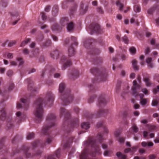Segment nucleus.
<instances>
[{
	"label": "nucleus",
	"instance_id": "obj_1",
	"mask_svg": "<svg viewBox=\"0 0 159 159\" xmlns=\"http://www.w3.org/2000/svg\"><path fill=\"white\" fill-rule=\"evenodd\" d=\"M55 96L51 91H48L45 94L44 99L39 97L35 101L34 105L36 107L34 112L36 121L40 122L43 119V105L44 104L50 105L53 102Z\"/></svg>",
	"mask_w": 159,
	"mask_h": 159
},
{
	"label": "nucleus",
	"instance_id": "obj_2",
	"mask_svg": "<svg viewBox=\"0 0 159 159\" xmlns=\"http://www.w3.org/2000/svg\"><path fill=\"white\" fill-rule=\"evenodd\" d=\"M65 85L64 83H61L59 86V92L60 93V98L62 100L64 105H66L72 102L73 96L70 93V90H65Z\"/></svg>",
	"mask_w": 159,
	"mask_h": 159
},
{
	"label": "nucleus",
	"instance_id": "obj_3",
	"mask_svg": "<svg viewBox=\"0 0 159 159\" xmlns=\"http://www.w3.org/2000/svg\"><path fill=\"white\" fill-rule=\"evenodd\" d=\"M63 115H64L65 116V123H66L68 122H70L69 126L71 127V129L69 131V132L73 129L74 128L77 127L78 126L79 120L78 119L76 118L74 119H71L70 118V113L66 110L65 108H61L60 111V116H61Z\"/></svg>",
	"mask_w": 159,
	"mask_h": 159
},
{
	"label": "nucleus",
	"instance_id": "obj_4",
	"mask_svg": "<svg viewBox=\"0 0 159 159\" xmlns=\"http://www.w3.org/2000/svg\"><path fill=\"white\" fill-rule=\"evenodd\" d=\"M55 115L53 113H50L47 116L46 125H44L42 129V133L45 134L49 135V129L56 125Z\"/></svg>",
	"mask_w": 159,
	"mask_h": 159
},
{
	"label": "nucleus",
	"instance_id": "obj_5",
	"mask_svg": "<svg viewBox=\"0 0 159 159\" xmlns=\"http://www.w3.org/2000/svg\"><path fill=\"white\" fill-rule=\"evenodd\" d=\"M90 71L92 73L98 76V78L100 79L99 81H104L106 80L107 74L105 69L101 70L94 67L91 69Z\"/></svg>",
	"mask_w": 159,
	"mask_h": 159
},
{
	"label": "nucleus",
	"instance_id": "obj_6",
	"mask_svg": "<svg viewBox=\"0 0 159 159\" xmlns=\"http://www.w3.org/2000/svg\"><path fill=\"white\" fill-rule=\"evenodd\" d=\"M87 30L90 34H92L94 32L99 33L100 31V26L98 24L93 23L88 27H87Z\"/></svg>",
	"mask_w": 159,
	"mask_h": 159
},
{
	"label": "nucleus",
	"instance_id": "obj_7",
	"mask_svg": "<svg viewBox=\"0 0 159 159\" xmlns=\"http://www.w3.org/2000/svg\"><path fill=\"white\" fill-rule=\"evenodd\" d=\"M61 62L63 64L62 67L63 70H65L67 67L71 65L72 64L71 59L64 56L62 57Z\"/></svg>",
	"mask_w": 159,
	"mask_h": 159
},
{
	"label": "nucleus",
	"instance_id": "obj_8",
	"mask_svg": "<svg viewBox=\"0 0 159 159\" xmlns=\"http://www.w3.org/2000/svg\"><path fill=\"white\" fill-rule=\"evenodd\" d=\"M71 39L74 42V43L72 44L68 50V55L69 57L73 56L75 53V49L73 48L72 45H75L76 46H77L78 44V43L77 42V39L76 38L74 37H72Z\"/></svg>",
	"mask_w": 159,
	"mask_h": 159
},
{
	"label": "nucleus",
	"instance_id": "obj_9",
	"mask_svg": "<svg viewBox=\"0 0 159 159\" xmlns=\"http://www.w3.org/2000/svg\"><path fill=\"white\" fill-rule=\"evenodd\" d=\"M133 86L132 88V95L136 97L139 95V93L140 90V86L137 84L136 80H134L133 81Z\"/></svg>",
	"mask_w": 159,
	"mask_h": 159
},
{
	"label": "nucleus",
	"instance_id": "obj_10",
	"mask_svg": "<svg viewBox=\"0 0 159 159\" xmlns=\"http://www.w3.org/2000/svg\"><path fill=\"white\" fill-rule=\"evenodd\" d=\"M20 100L21 102L23 104V105L22 106L21 104L18 102L17 104V107L18 109L23 108L25 109H26L29 107V101L24 98H21Z\"/></svg>",
	"mask_w": 159,
	"mask_h": 159
},
{
	"label": "nucleus",
	"instance_id": "obj_11",
	"mask_svg": "<svg viewBox=\"0 0 159 159\" xmlns=\"http://www.w3.org/2000/svg\"><path fill=\"white\" fill-rule=\"evenodd\" d=\"M28 148L27 147L25 146H23L21 149L20 150H17L16 151V152L18 153L22 152L23 153L25 154L27 157L29 158L31 157V154L28 153Z\"/></svg>",
	"mask_w": 159,
	"mask_h": 159
},
{
	"label": "nucleus",
	"instance_id": "obj_12",
	"mask_svg": "<svg viewBox=\"0 0 159 159\" xmlns=\"http://www.w3.org/2000/svg\"><path fill=\"white\" fill-rule=\"evenodd\" d=\"M139 128L134 124H133L132 127L129 129L128 134V137L130 136V134L137 133L139 131Z\"/></svg>",
	"mask_w": 159,
	"mask_h": 159
},
{
	"label": "nucleus",
	"instance_id": "obj_13",
	"mask_svg": "<svg viewBox=\"0 0 159 159\" xmlns=\"http://www.w3.org/2000/svg\"><path fill=\"white\" fill-rule=\"evenodd\" d=\"M26 81L29 84L28 87V89L30 91H31L32 92L31 96H32L34 95V94H33L34 93V92H36L37 90H36L35 88L33 87V84H32L31 83V80L30 79H28Z\"/></svg>",
	"mask_w": 159,
	"mask_h": 159
},
{
	"label": "nucleus",
	"instance_id": "obj_14",
	"mask_svg": "<svg viewBox=\"0 0 159 159\" xmlns=\"http://www.w3.org/2000/svg\"><path fill=\"white\" fill-rule=\"evenodd\" d=\"M16 121L18 123L21 122L22 120L25 117V116L24 115L22 114L20 111L17 112L16 113Z\"/></svg>",
	"mask_w": 159,
	"mask_h": 159
},
{
	"label": "nucleus",
	"instance_id": "obj_15",
	"mask_svg": "<svg viewBox=\"0 0 159 159\" xmlns=\"http://www.w3.org/2000/svg\"><path fill=\"white\" fill-rule=\"evenodd\" d=\"M107 101L105 99L104 95H101L100 96L98 99V105L100 107H102L105 105Z\"/></svg>",
	"mask_w": 159,
	"mask_h": 159
},
{
	"label": "nucleus",
	"instance_id": "obj_16",
	"mask_svg": "<svg viewBox=\"0 0 159 159\" xmlns=\"http://www.w3.org/2000/svg\"><path fill=\"white\" fill-rule=\"evenodd\" d=\"M60 149H58L55 152L54 155H51L48 156V159H55V157L59 158L60 157Z\"/></svg>",
	"mask_w": 159,
	"mask_h": 159
},
{
	"label": "nucleus",
	"instance_id": "obj_17",
	"mask_svg": "<svg viewBox=\"0 0 159 159\" xmlns=\"http://www.w3.org/2000/svg\"><path fill=\"white\" fill-rule=\"evenodd\" d=\"M75 26V24L73 22L70 21L68 23L67 26V29L69 32L73 30Z\"/></svg>",
	"mask_w": 159,
	"mask_h": 159
},
{
	"label": "nucleus",
	"instance_id": "obj_18",
	"mask_svg": "<svg viewBox=\"0 0 159 159\" xmlns=\"http://www.w3.org/2000/svg\"><path fill=\"white\" fill-rule=\"evenodd\" d=\"M155 10H157L159 12V5L157 4L154 5L148 10V13L149 14H151Z\"/></svg>",
	"mask_w": 159,
	"mask_h": 159
},
{
	"label": "nucleus",
	"instance_id": "obj_19",
	"mask_svg": "<svg viewBox=\"0 0 159 159\" xmlns=\"http://www.w3.org/2000/svg\"><path fill=\"white\" fill-rule=\"evenodd\" d=\"M108 111L107 110H104L103 109H100L97 113V116L100 117L102 116H104L107 113Z\"/></svg>",
	"mask_w": 159,
	"mask_h": 159
},
{
	"label": "nucleus",
	"instance_id": "obj_20",
	"mask_svg": "<svg viewBox=\"0 0 159 159\" xmlns=\"http://www.w3.org/2000/svg\"><path fill=\"white\" fill-rule=\"evenodd\" d=\"M79 75V73L77 70H74L70 74V77L71 79H75L77 78Z\"/></svg>",
	"mask_w": 159,
	"mask_h": 159
},
{
	"label": "nucleus",
	"instance_id": "obj_21",
	"mask_svg": "<svg viewBox=\"0 0 159 159\" xmlns=\"http://www.w3.org/2000/svg\"><path fill=\"white\" fill-rule=\"evenodd\" d=\"M80 11L83 14H84L87 11L88 8V6L87 5L84 7V5L83 3H81L80 6Z\"/></svg>",
	"mask_w": 159,
	"mask_h": 159
},
{
	"label": "nucleus",
	"instance_id": "obj_22",
	"mask_svg": "<svg viewBox=\"0 0 159 159\" xmlns=\"http://www.w3.org/2000/svg\"><path fill=\"white\" fill-rule=\"evenodd\" d=\"M52 141V137L50 135L48 136L45 141V143L43 145H42V147H43L46 145L47 144L50 143Z\"/></svg>",
	"mask_w": 159,
	"mask_h": 159
},
{
	"label": "nucleus",
	"instance_id": "obj_23",
	"mask_svg": "<svg viewBox=\"0 0 159 159\" xmlns=\"http://www.w3.org/2000/svg\"><path fill=\"white\" fill-rule=\"evenodd\" d=\"M1 113L0 119L2 120H4L6 118V113L4 108L2 109L1 111Z\"/></svg>",
	"mask_w": 159,
	"mask_h": 159
},
{
	"label": "nucleus",
	"instance_id": "obj_24",
	"mask_svg": "<svg viewBox=\"0 0 159 159\" xmlns=\"http://www.w3.org/2000/svg\"><path fill=\"white\" fill-rule=\"evenodd\" d=\"M60 23L61 25L64 26L67 25L68 23V19L67 17H64L62 18L61 20Z\"/></svg>",
	"mask_w": 159,
	"mask_h": 159
},
{
	"label": "nucleus",
	"instance_id": "obj_25",
	"mask_svg": "<svg viewBox=\"0 0 159 159\" xmlns=\"http://www.w3.org/2000/svg\"><path fill=\"white\" fill-rule=\"evenodd\" d=\"M81 127L83 129L87 130L90 128V124L88 122H84L81 124Z\"/></svg>",
	"mask_w": 159,
	"mask_h": 159
},
{
	"label": "nucleus",
	"instance_id": "obj_26",
	"mask_svg": "<svg viewBox=\"0 0 159 159\" xmlns=\"http://www.w3.org/2000/svg\"><path fill=\"white\" fill-rule=\"evenodd\" d=\"M58 55L59 52L57 50L54 51L50 53V56L51 57L54 59H57Z\"/></svg>",
	"mask_w": 159,
	"mask_h": 159
},
{
	"label": "nucleus",
	"instance_id": "obj_27",
	"mask_svg": "<svg viewBox=\"0 0 159 159\" xmlns=\"http://www.w3.org/2000/svg\"><path fill=\"white\" fill-rule=\"evenodd\" d=\"M116 156L117 157L120 158L121 159H128L126 155L122 154L120 152H117Z\"/></svg>",
	"mask_w": 159,
	"mask_h": 159
},
{
	"label": "nucleus",
	"instance_id": "obj_28",
	"mask_svg": "<svg viewBox=\"0 0 159 159\" xmlns=\"http://www.w3.org/2000/svg\"><path fill=\"white\" fill-rule=\"evenodd\" d=\"M51 43V40L50 39H48L44 42L41 46L43 47H47L50 45Z\"/></svg>",
	"mask_w": 159,
	"mask_h": 159
},
{
	"label": "nucleus",
	"instance_id": "obj_29",
	"mask_svg": "<svg viewBox=\"0 0 159 159\" xmlns=\"http://www.w3.org/2000/svg\"><path fill=\"white\" fill-rule=\"evenodd\" d=\"M143 80L145 83L147 87H150L151 84V82L149 79L147 77L143 78Z\"/></svg>",
	"mask_w": 159,
	"mask_h": 159
},
{
	"label": "nucleus",
	"instance_id": "obj_30",
	"mask_svg": "<svg viewBox=\"0 0 159 159\" xmlns=\"http://www.w3.org/2000/svg\"><path fill=\"white\" fill-rule=\"evenodd\" d=\"M54 68H52L51 67L49 66H46L44 70L43 71L41 74V76L43 77V76L44 73H45V71H47L48 70L49 71L51 72L52 71V70H54Z\"/></svg>",
	"mask_w": 159,
	"mask_h": 159
},
{
	"label": "nucleus",
	"instance_id": "obj_31",
	"mask_svg": "<svg viewBox=\"0 0 159 159\" xmlns=\"http://www.w3.org/2000/svg\"><path fill=\"white\" fill-rule=\"evenodd\" d=\"M103 139L102 137V134L100 133H98L97 137V140H98L99 142L102 143Z\"/></svg>",
	"mask_w": 159,
	"mask_h": 159
},
{
	"label": "nucleus",
	"instance_id": "obj_32",
	"mask_svg": "<svg viewBox=\"0 0 159 159\" xmlns=\"http://www.w3.org/2000/svg\"><path fill=\"white\" fill-rule=\"evenodd\" d=\"M152 60V59L151 57H148L146 59V62L148 64V66L151 68H152L153 66L152 64L151 63Z\"/></svg>",
	"mask_w": 159,
	"mask_h": 159
},
{
	"label": "nucleus",
	"instance_id": "obj_33",
	"mask_svg": "<svg viewBox=\"0 0 159 159\" xmlns=\"http://www.w3.org/2000/svg\"><path fill=\"white\" fill-rule=\"evenodd\" d=\"M132 64L134 70H138L139 67L137 66V61L135 60H134L132 61Z\"/></svg>",
	"mask_w": 159,
	"mask_h": 159
},
{
	"label": "nucleus",
	"instance_id": "obj_34",
	"mask_svg": "<svg viewBox=\"0 0 159 159\" xmlns=\"http://www.w3.org/2000/svg\"><path fill=\"white\" fill-rule=\"evenodd\" d=\"M73 139V137H71V138H70L69 140L64 144V148L69 147L70 145V143L72 142Z\"/></svg>",
	"mask_w": 159,
	"mask_h": 159
},
{
	"label": "nucleus",
	"instance_id": "obj_35",
	"mask_svg": "<svg viewBox=\"0 0 159 159\" xmlns=\"http://www.w3.org/2000/svg\"><path fill=\"white\" fill-rule=\"evenodd\" d=\"M102 59L101 57H97L95 59L93 62L95 64H99L100 63H101L102 62Z\"/></svg>",
	"mask_w": 159,
	"mask_h": 159
},
{
	"label": "nucleus",
	"instance_id": "obj_36",
	"mask_svg": "<svg viewBox=\"0 0 159 159\" xmlns=\"http://www.w3.org/2000/svg\"><path fill=\"white\" fill-rule=\"evenodd\" d=\"M146 126L148 128V130L150 131L154 130L156 129V126L154 125L147 124L146 125Z\"/></svg>",
	"mask_w": 159,
	"mask_h": 159
},
{
	"label": "nucleus",
	"instance_id": "obj_37",
	"mask_svg": "<svg viewBox=\"0 0 159 159\" xmlns=\"http://www.w3.org/2000/svg\"><path fill=\"white\" fill-rule=\"evenodd\" d=\"M58 11V7L57 6H54L52 10V14L53 15H55L57 13Z\"/></svg>",
	"mask_w": 159,
	"mask_h": 159
},
{
	"label": "nucleus",
	"instance_id": "obj_38",
	"mask_svg": "<svg viewBox=\"0 0 159 159\" xmlns=\"http://www.w3.org/2000/svg\"><path fill=\"white\" fill-rule=\"evenodd\" d=\"M31 40V39L30 38L27 39L26 40H24L20 44L21 47H24L25 45L29 42Z\"/></svg>",
	"mask_w": 159,
	"mask_h": 159
},
{
	"label": "nucleus",
	"instance_id": "obj_39",
	"mask_svg": "<svg viewBox=\"0 0 159 159\" xmlns=\"http://www.w3.org/2000/svg\"><path fill=\"white\" fill-rule=\"evenodd\" d=\"M34 137V134L33 133H29L27 134V139H30Z\"/></svg>",
	"mask_w": 159,
	"mask_h": 159
},
{
	"label": "nucleus",
	"instance_id": "obj_40",
	"mask_svg": "<svg viewBox=\"0 0 159 159\" xmlns=\"http://www.w3.org/2000/svg\"><path fill=\"white\" fill-rule=\"evenodd\" d=\"M13 125L11 120L8 121L7 123V127L8 129H10L13 127Z\"/></svg>",
	"mask_w": 159,
	"mask_h": 159
},
{
	"label": "nucleus",
	"instance_id": "obj_41",
	"mask_svg": "<svg viewBox=\"0 0 159 159\" xmlns=\"http://www.w3.org/2000/svg\"><path fill=\"white\" fill-rule=\"evenodd\" d=\"M100 53V50L97 49H95L92 50V52L90 54L93 55L98 54Z\"/></svg>",
	"mask_w": 159,
	"mask_h": 159
},
{
	"label": "nucleus",
	"instance_id": "obj_42",
	"mask_svg": "<svg viewBox=\"0 0 159 159\" xmlns=\"http://www.w3.org/2000/svg\"><path fill=\"white\" fill-rule=\"evenodd\" d=\"M134 11L136 12H139L140 11V8L138 5H135L134 6Z\"/></svg>",
	"mask_w": 159,
	"mask_h": 159
},
{
	"label": "nucleus",
	"instance_id": "obj_43",
	"mask_svg": "<svg viewBox=\"0 0 159 159\" xmlns=\"http://www.w3.org/2000/svg\"><path fill=\"white\" fill-rule=\"evenodd\" d=\"M77 6L75 5L73 7H72L70 10V13L71 15H72L75 12L76 10Z\"/></svg>",
	"mask_w": 159,
	"mask_h": 159
},
{
	"label": "nucleus",
	"instance_id": "obj_44",
	"mask_svg": "<svg viewBox=\"0 0 159 159\" xmlns=\"http://www.w3.org/2000/svg\"><path fill=\"white\" fill-rule=\"evenodd\" d=\"M7 5V2L4 0H2L0 2V6L6 7Z\"/></svg>",
	"mask_w": 159,
	"mask_h": 159
},
{
	"label": "nucleus",
	"instance_id": "obj_45",
	"mask_svg": "<svg viewBox=\"0 0 159 159\" xmlns=\"http://www.w3.org/2000/svg\"><path fill=\"white\" fill-rule=\"evenodd\" d=\"M147 103V99L143 98L140 100V103L143 106L145 105Z\"/></svg>",
	"mask_w": 159,
	"mask_h": 159
},
{
	"label": "nucleus",
	"instance_id": "obj_46",
	"mask_svg": "<svg viewBox=\"0 0 159 159\" xmlns=\"http://www.w3.org/2000/svg\"><path fill=\"white\" fill-rule=\"evenodd\" d=\"M138 148V146H133L131 147V148H130V152L133 153L135 152Z\"/></svg>",
	"mask_w": 159,
	"mask_h": 159
},
{
	"label": "nucleus",
	"instance_id": "obj_47",
	"mask_svg": "<svg viewBox=\"0 0 159 159\" xmlns=\"http://www.w3.org/2000/svg\"><path fill=\"white\" fill-rule=\"evenodd\" d=\"M58 25L57 24H55L52 25V29L53 31L58 30Z\"/></svg>",
	"mask_w": 159,
	"mask_h": 159
},
{
	"label": "nucleus",
	"instance_id": "obj_48",
	"mask_svg": "<svg viewBox=\"0 0 159 159\" xmlns=\"http://www.w3.org/2000/svg\"><path fill=\"white\" fill-rule=\"evenodd\" d=\"M129 51L132 54H135L136 52V50L134 47H131L129 49Z\"/></svg>",
	"mask_w": 159,
	"mask_h": 159
},
{
	"label": "nucleus",
	"instance_id": "obj_49",
	"mask_svg": "<svg viewBox=\"0 0 159 159\" xmlns=\"http://www.w3.org/2000/svg\"><path fill=\"white\" fill-rule=\"evenodd\" d=\"M122 39L123 41L126 44H128V43L129 40L127 36L125 35L122 38Z\"/></svg>",
	"mask_w": 159,
	"mask_h": 159
},
{
	"label": "nucleus",
	"instance_id": "obj_50",
	"mask_svg": "<svg viewBox=\"0 0 159 159\" xmlns=\"http://www.w3.org/2000/svg\"><path fill=\"white\" fill-rule=\"evenodd\" d=\"M8 90L9 91L12 90L14 87V84L12 83H10L8 86Z\"/></svg>",
	"mask_w": 159,
	"mask_h": 159
},
{
	"label": "nucleus",
	"instance_id": "obj_51",
	"mask_svg": "<svg viewBox=\"0 0 159 159\" xmlns=\"http://www.w3.org/2000/svg\"><path fill=\"white\" fill-rule=\"evenodd\" d=\"M116 5L119 7L120 10H121L123 7V5L121 4L119 1L116 2Z\"/></svg>",
	"mask_w": 159,
	"mask_h": 159
},
{
	"label": "nucleus",
	"instance_id": "obj_52",
	"mask_svg": "<svg viewBox=\"0 0 159 159\" xmlns=\"http://www.w3.org/2000/svg\"><path fill=\"white\" fill-rule=\"evenodd\" d=\"M111 151L110 150H106L104 151L103 155L105 156H109L111 154Z\"/></svg>",
	"mask_w": 159,
	"mask_h": 159
},
{
	"label": "nucleus",
	"instance_id": "obj_53",
	"mask_svg": "<svg viewBox=\"0 0 159 159\" xmlns=\"http://www.w3.org/2000/svg\"><path fill=\"white\" fill-rule=\"evenodd\" d=\"M7 74L8 76L11 77L13 75V71L11 70H9L7 72Z\"/></svg>",
	"mask_w": 159,
	"mask_h": 159
},
{
	"label": "nucleus",
	"instance_id": "obj_54",
	"mask_svg": "<svg viewBox=\"0 0 159 159\" xmlns=\"http://www.w3.org/2000/svg\"><path fill=\"white\" fill-rule=\"evenodd\" d=\"M43 39V35L39 36L37 39V41L39 42H41Z\"/></svg>",
	"mask_w": 159,
	"mask_h": 159
},
{
	"label": "nucleus",
	"instance_id": "obj_55",
	"mask_svg": "<svg viewBox=\"0 0 159 159\" xmlns=\"http://www.w3.org/2000/svg\"><path fill=\"white\" fill-rule=\"evenodd\" d=\"M16 41H11L8 44V46L9 47H11L13 46L16 43Z\"/></svg>",
	"mask_w": 159,
	"mask_h": 159
},
{
	"label": "nucleus",
	"instance_id": "obj_56",
	"mask_svg": "<svg viewBox=\"0 0 159 159\" xmlns=\"http://www.w3.org/2000/svg\"><path fill=\"white\" fill-rule=\"evenodd\" d=\"M158 103V101H157L156 100H154L152 101V106H156L157 105Z\"/></svg>",
	"mask_w": 159,
	"mask_h": 159
},
{
	"label": "nucleus",
	"instance_id": "obj_57",
	"mask_svg": "<svg viewBox=\"0 0 159 159\" xmlns=\"http://www.w3.org/2000/svg\"><path fill=\"white\" fill-rule=\"evenodd\" d=\"M39 142L38 141H36L32 143V146L34 147H35L39 144Z\"/></svg>",
	"mask_w": 159,
	"mask_h": 159
},
{
	"label": "nucleus",
	"instance_id": "obj_58",
	"mask_svg": "<svg viewBox=\"0 0 159 159\" xmlns=\"http://www.w3.org/2000/svg\"><path fill=\"white\" fill-rule=\"evenodd\" d=\"M41 14L42 15V17L43 20H45L47 19V16L44 13L42 12L41 13Z\"/></svg>",
	"mask_w": 159,
	"mask_h": 159
},
{
	"label": "nucleus",
	"instance_id": "obj_59",
	"mask_svg": "<svg viewBox=\"0 0 159 159\" xmlns=\"http://www.w3.org/2000/svg\"><path fill=\"white\" fill-rule=\"evenodd\" d=\"M17 60L19 61V65L20 66L22 65L23 64V59L21 58H18L17 59Z\"/></svg>",
	"mask_w": 159,
	"mask_h": 159
},
{
	"label": "nucleus",
	"instance_id": "obj_60",
	"mask_svg": "<svg viewBox=\"0 0 159 159\" xmlns=\"http://www.w3.org/2000/svg\"><path fill=\"white\" fill-rule=\"evenodd\" d=\"M121 133L120 130H117L114 133V135L116 137H118L119 136Z\"/></svg>",
	"mask_w": 159,
	"mask_h": 159
},
{
	"label": "nucleus",
	"instance_id": "obj_61",
	"mask_svg": "<svg viewBox=\"0 0 159 159\" xmlns=\"http://www.w3.org/2000/svg\"><path fill=\"white\" fill-rule=\"evenodd\" d=\"M97 11L100 14H102L103 12V10L102 8L100 7H98L97 8Z\"/></svg>",
	"mask_w": 159,
	"mask_h": 159
},
{
	"label": "nucleus",
	"instance_id": "obj_62",
	"mask_svg": "<svg viewBox=\"0 0 159 159\" xmlns=\"http://www.w3.org/2000/svg\"><path fill=\"white\" fill-rule=\"evenodd\" d=\"M23 52L25 55H27L29 54V52L28 50L26 48H25L23 50Z\"/></svg>",
	"mask_w": 159,
	"mask_h": 159
},
{
	"label": "nucleus",
	"instance_id": "obj_63",
	"mask_svg": "<svg viewBox=\"0 0 159 159\" xmlns=\"http://www.w3.org/2000/svg\"><path fill=\"white\" fill-rule=\"evenodd\" d=\"M157 90L159 91V86H158L157 87V89H154L153 90V92L154 93L156 94L157 92Z\"/></svg>",
	"mask_w": 159,
	"mask_h": 159
},
{
	"label": "nucleus",
	"instance_id": "obj_64",
	"mask_svg": "<svg viewBox=\"0 0 159 159\" xmlns=\"http://www.w3.org/2000/svg\"><path fill=\"white\" fill-rule=\"evenodd\" d=\"M94 98V96H92L90 97L88 100V102L89 103L92 102Z\"/></svg>",
	"mask_w": 159,
	"mask_h": 159
}]
</instances>
